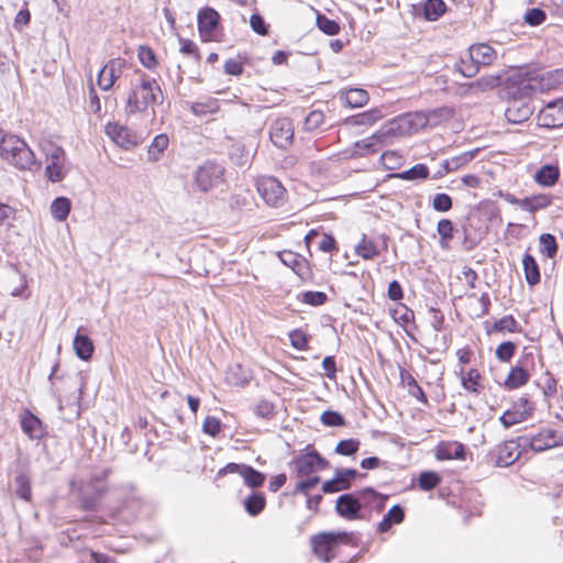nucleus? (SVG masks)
<instances>
[{"mask_svg":"<svg viewBox=\"0 0 563 563\" xmlns=\"http://www.w3.org/2000/svg\"><path fill=\"white\" fill-rule=\"evenodd\" d=\"M179 44H180V52L185 55H191L194 56L197 60L200 59V54H199V49L196 45L195 42H192L191 40H188V38H183L180 37L179 38Z\"/></svg>","mask_w":563,"mask_h":563,"instance_id":"nucleus-62","label":"nucleus"},{"mask_svg":"<svg viewBox=\"0 0 563 563\" xmlns=\"http://www.w3.org/2000/svg\"><path fill=\"white\" fill-rule=\"evenodd\" d=\"M126 67V60L121 57L109 59L104 66L99 70L97 76V84L103 91H109L117 79L121 77Z\"/></svg>","mask_w":563,"mask_h":563,"instance_id":"nucleus-11","label":"nucleus"},{"mask_svg":"<svg viewBox=\"0 0 563 563\" xmlns=\"http://www.w3.org/2000/svg\"><path fill=\"white\" fill-rule=\"evenodd\" d=\"M289 339L295 349L302 351L307 347V336L301 330L291 331Z\"/></svg>","mask_w":563,"mask_h":563,"instance_id":"nucleus-63","label":"nucleus"},{"mask_svg":"<svg viewBox=\"0 0 563 563\" xmlns=\"http://www.w3.org/2000/svg\"><path fill=\"white\" fill-rule=\"evenodd\" d=\"M0 158L19 170L31 172L41 167L27 143L3 130H0Z\"/></svg>","mask_w":563,"mask_h":563,"instance_id":"nucleus-1","label":"nucleus"},{"mask_svg":"<svg viewBox=\"0 0 563 563\" xmlns=\"http://www.w3.org/2000/svg\"><path fill=\"white\" fill-rule=\"evenodd\" d=\"M169 143L168 136L166 134H159L154 137L152 141L148 151L147 158L150 162H157L161 158L163 152L167 148Z\"/></svg>","mask_w":563,"mask_h":563,"instance_id":"nucleus-33","label":"nucleus"},{"mask_svg":"<svg viewBox=\"0 0 563 563\" xmlns=\"http://www.w3.org/2000/svg\"><path fill=\"white\" fill-rule=\"evenodd\" d=\"M250 24L252 30L260 35H266L268 33V26L260 14H252Z\"/></svg>","mask_w":563,"mask_h":563,"instance_id":"nucleus-64","label":"nucleus"},{"mask_svg":"<svg viewBox=\"0 0 563 563\" xmlns=\"http://www.w3.org/2000/svg\"><path fill=\"white\" fill-rule=\"evenodd\" d=\"M137 57L140 63L147 69L154 68L157 64L153 49L147 46H140Z\"/></svg>","mask_w":563,"mask_h":563,"instance_id":"nucleus-52","label":"nucleus"},{"mask_svg":"<svg viewBox=\"0 0 563 563\" xmlns=\"http://www.w3.org/2000/svg\"><path fill=\"white\" fill-rule=\"evenodd\" d=\"M51 211L57 221H64L67 219L70 212V201L66 197L56 198L51 206Z\"/></svg>","mask_w":563,"mask_h":563,"instance_id":"nucleus-39","label":"nucleus"},{"mask_svg":"<svg viewBox=\"0 0 563 563\" xmlns=\"http://www.w3.org/2000/svg\"><path fill=\"white\" fill-rule=\"evenodd\" d=\"M278 257L282 263L290 267L296 273V275L299 276L300 279L305 280L309 278V264L305 257L291 251L279 252Z\"/></svg>","mask_w":563,"mask_h":563,"instance_id":"nucleus-18","label":"nucleus"},{"mask_svg":"<svg viewBox=\"0 0 563 563\" xmlns=\"http://www.w3.org/2000/svg\"><path fill=\"white\" fill-rule=\"evenodd\" d=\"M547 19V13L544 10L540 8H532L527 10L525 13L523 20L527 24L531 26H538L542 24Z\"/></svg>","mask_w":563,"mask_h":563,"instance_id":"nucleus-50","label":"nucleus"},{"mask_svg":"<svg viewBox=\"0 0 563 563\" xmlns=\"http://www.w3.org/2000/svg\"><path fill=\"white\" fill-rule=\"evenodd\" d=\"M346 533H334V532H322L311 538V545L316 555L325 562H329L332 558L333 548L343 539L346 538Z\"/></svg>","mask_w":563,"mask_h":563,"instance_id":"nucleus-12","label":"nucleus"},{"mask_svg":"<svg viewBox=\"0 0 563 563\" xmlns=\"http://www.w3.org/2000/svg\"><path fill=\"white\" fill-rule=\"evenodd\" d=\"M12 279H18L19 282V286L16 287H12V288H9V292L11 296L13 297H23V298H29L30 297V294H25V289L27 287V282H26V277L24 274H21L20 272L18 271H14L12 273Z\"/></svg>","mask_w":563,"mask_h":563,"instance_id":"nucleus-48","label":"nucleus"},{"mask_svg":"<svg viewBox=\"0 0 563 563\" xmlns=\"http://www.w3.org/2000/svg\"><path fill=\"white\" fill-rule=\"evenodd\" d=\"M497 58L496 51L485 43L470 46L465 56L461 57L456 64V69L464 77H474L481 66L492 65Z\"/></svg>","mask_w":563,"mask_h":563,"instance_id":"nucleus-4","label":"nucleus"},{"mask_svg":"<svg viewBox=\"0 0 563 563\" xmlns=\"http://www.w3.org/2000/svg\"><path fill=\"white\" fill-rule=\"evenodd\" d=\"M516 352V344L511 341L503 342L496 349V357L500 362H509Z\"/></svg>","mask_w":563,"mask_h":563,"instance_id":"nucleus-51","label":"nucleus"},{"mask_svg":"<svg viewBox=\"0 0 563 563\" xmlns=\"http://www.w3.org/2000/svg\"><path fill=\"white\" fill-rule=\"evenodd\" d=\"M15 494L23 500H31V482L25 473H20L14 478Z\"/></svg>","mask_w":563,"mask_h":563,"instance_id":"nucleus-41","label":"nucleus"},{"mask_svg":"<svg viewBox=\"0 0 563 563\" xmlns=\"http://www.w3.org/2000/svg\"><path fill=\"white\" fill-rule=\"evenodd\" d=\"M494 456L495 465L499 467L510 466L520 456L519 444L515 441H506L496 448Z\"/></svg>","mask_w":563,"mask_h":563,"instance_id":"nucleus-19","label":"nucleus"},{"mask_svg":"<svg viewBox=\"0 0 563 563\" xmlns=\"http://www.w3.org/2000/svg\"><path fill=\"white\" fill-rule=\"evenodd\" d=\"M559 168L554 165L542 166L534 175V180L544 187L553 186L559 178Z\"/></svg>","mask_w":563,"mask_h":563,"instance_id":"nucleus-29","label":"nucleus"},{"mask_svg":"<svg viewBox=\"0 0 563 563\" xmlns=\"http://www.w3.org/2000/svg\"><path fill=\"white\" fill-rule=\"evenodd\" d=\"M351 487V483L345 478L341 477L338 471L332 479L327 481L322 485V492L325 494H332L340 490H346Z\"/></svg>","mask_w":563,"mask_h":563,"instance_id":"nucleus-43","label":"nucleus"},{"mask_svg":"<svg viewBox=\"0 0 563 563\" xmlns=\"http://www.w3.org/2000/svg\"><path fill=\"white\" fill-rule=\"evenodd\" d=\"M220 109L219 100L212 97H208L203 100H199L192 102L190 104V110L196 117H205L208 114H213L218 112Z\"/></svg>","mask_w":563,"mask_h":563,"instance_id":"nucleus-27","label":"nucleus"},{"mask_svg":"<svg viewBox=\"0 0 563 563\" xmlns=\"http://www.w3.org/2000/svg\"><path fill=\"white\" fill-rule=\"evenodd\" d=\"M360 497H355L353 494L341 495L335 505L336 512L346 519H358L360 510L362 508L361 501H375L379 498V494L373 488H365L358 493Z\"/></svg>","mask_w":563,"mask_h":563,"instance_id":"nucleus-6","label":"nucleus"},{"mask_svg":"<svg viewBox=\"0 0 563 563\" xmlns=\"http://www.w3.org/2000/svg\"><path fill=\"white\" fill-rule=\"evenodd\" d=\"M452 206V198L448 194H437L432 199V208L438 212H446Z\"/></svg>","mask_w":563,"mask_h":563,"instance_id":"nucleus-53","label":"nucleus"},{"mask_svg":"<svg viewBox=\"0 0 563 563\" xmlns=\"http://www.w3.org/2000/svg\"><path fill=\"white\" fill-rule=\"evenodd\" d=\"M531 362L533 366V355L527 354L522 361V365L512 367L505 380V387L508 389H516L526 385L530 378L528 363Z\"/></svg>","mask_w":563,"mask_h":563,"instance_id":"nucleus-17","label":"nucleus"},{"mask_svg":"<svg viewBox=\"0 0 563 563\" xmlns=\"http://www.w3.org/2000/svg\"><path fill=\"white\" fill-rule=\"evenodd\" d=\"M230 156L239 165H245L249 162V153L244 152V146L240 144L232 145Z\"/></svg>","mask_w":563,"mask_h":563,"instance_id":"nucleus-61","label":"nucleus"},{"mask_svg":"<svg viewBox=\"0 0 563 563\" xmlns=\"http://www.w3.org/2000/svg\"><path fill=\"white\" fill-rule=\"evenodd\" d=\"M441 482V477L431 471L422 472L418 478V485L420 489L429 492L437 487Z\"/></svg>","mask_w":563,"mask_h":563,"instance_id":"nucleus-45","label":"nucleus"},{"mask_svg":"<svg viewBox=\"0 0 563 563\" xmlns=\"http://www.w3.org/2000/svg\"><path fill=\"white\" fill-rule=\"evenodd\" d=\"M382 112L378 109H372L347 119V122L353 125H372L382 119Z\"/></svg>","mask_w":563,"mask_h":563,"instance_id":"nucleus-35","label":"nucleus"},{"mask_svg":"<svg viewBox=\"0 0 563 563\" xmlns=\"http://www.w3.org/2000/svg\"><path fill=\"white\" fill-rule=\"evenodd\" d=\"M220 20L219 13L212 8H205L198 13V31L202 37L210 36Z\"/></svg>","mask_w":563,"mask_h":563,"instance_id":"nucleus-20","label":"nucleus"},{"mask_svg":"<svg viewBox=\"0 0 563 563\" xmlns=\"http://www.w3.org/2000/svg\"><path fill=\"white\" fill-rule=\"evenodd\" d=\"M500 85V76L488 75L483 76L474 82L470 84V89L475 92H485L492 90Z\"/></svg>","mask_w":563,"mask_h":563,"instance_id":"nucleus-36","label":"nucleus"},{"mask_svg":"<svg viewBox=\"0 0 563 563\" xmlns=\"http://www.w3.org/2000/svg\"><path fill=\"white\" fill-rule=\"evenodd\" d=\"M538 122L544 128L563 126V98L548 102L540 110Z\"/></svg>","mask_w":563,"mask_h":563,"instance_id":"nucleus-15","label":"nucleus"},{"mask_svg":"<svg viewBox=\"0 0 563 563\" xmlns=\"http://www.w3.org/2000/svg\"><path fill=\"white\" fill-rule=\"evenodd\" d=\"M265 505V497L261 493H253L244 500V508L251 516H257L264 509Z\"/></svg>","mask_w":563,"mask_h":563,"instance_id":"nucleus-38","label":"nucleus"},{"mask_svg":"<svg viewBox=\"0 0 563 563\" xmlns=\"http://www.w3.org/2000/svg\"><path fill=\"white\" fill-rule=\"evenodd\" d=\"M324 122V114L320 110L311 111L305 120V129L313 131L318 129Z\"/></svg>","mask_w":563,"mask_h":563,"instance_id":"nucleus-54","label":"nucleus"},{"mask_svg":"<svg viewBox=\"0 0 563 563\" xmlns=\"http://www.w3.org/2000/svg\"><path fill=\"white\" fill-rule=\"evenodd\" d=\"M445 3L443 0H427L423 5V15L428 21L438 20L445 12Z\"/></svg>","mask_w":563,"mask_h":563,"instance_id":"nucleus-37","label":"nucleus"},{"mask_svg":"<svg viewBox=\"0 0 563 563\" xmlns=\"http://www.w3.org/2000/svg\"><path fill=\"white\" fill-rule=\"evenodd\" d=\"M269 139L275 146L287 148L292 144L294 126L288 118H278L272 122L269 128Z\"/></svg>","mask_w":563,"mask_h":563,"instance_id":"nucleus-13","label":"nucleus"},{"mask_svg":"<svg viewBox=\"0 0 563 563\" xmlns=\"http://www.w3.org/2000/svg\"><path fill=\"white\" fill-rule=\"evenodd\" d=\"M341 98L351 108H361L369 99L367 91L361 88L350 89Z\"/></svg>","mask_w":563,"mask_h":563,"instance_id":"nucleus-31","label":"nucleus"},{"mask_svg":"<svg viewBox=\"0 0 563 563\" xmlns=\"http://www.w3.org/2000/svg\"><path fill=\"white\" fill-rule=\"evenodd\" d=\"M558 382L550 375L545 374L544 382L541 384V389L547 399L552 398L556 394Z\"/></svg>","mask_w":563,"mask_h":563,"instance_id":"nucleus-59","label":"nucleus"},{"mask_svg":"<svg viewBox=\"0 0 563 563\" xmlns=\"http://www.w3.org/2000/svg\"><path fill=\"white\" fill-rule=\"evenodd\" d=\"M297 475L306 477L314 471H322L329 467V462L323 459L318 452H309L301 454L295 460Z\"/></svg>","mask_w":563,"mask_h":563,"instance_id":"nucleus-14","label":"nucleus"},{"mask_svg":"<svg viewBox=\"0 0 563 563\" xmlns=\"http://www.w3.org/2000/svg\"><path fill=\"white\" fill-rule=\"evenodd\" d=\"M163 92L156 79L143 74L128 95L125 112H144L150 106L163 103Z\"/></svg>","mask_w":563,"mask_h":563,"instance_id":"nucleus-2","label":"nucleus"},{"mask_svg":"<svg viewBox=\"0 0 563 563\" xmlns=\"http://www.w3.org/2000/svg\"><path fill=\"white\" fill-rule=\"evenodd\" d=\"M244 483L251 488L261 487L265 482V475L250 465L242 464V475Z\"/></svg>","mask_w":563,"mask_h":563,"instance_id":"nucleus-34","label":"nucleus"},{"mask_svg":"<svg viewBox=\"0 0 563 563\" xmlns=\"http://www.w3.org/2000/svg\"><path fill=\"white\" fill-rule=\"evenodd\" d=\"M224 180V167L208 161L195 172V183L199 190L208 192L221 185Z\"/></svg>","mask_w":563,"mask_h":563,"instance_id":"nucleus-8","label":"nucleus"},{"mask_svg":"<svg viewBox=\"0 0 563 563\" xmlns=\"http://www.w3.org/2000/svg\"><path fill=\"white\" fill-rule=\"evenodd\" d=\"M80 330L81 328L78 329L73 345L76 355L82 361H88L92 356L95 347L90 338L86 334H80Z\"/></svg>","mask_w":563,"mask_h":563,"instance_id":"nucleus-23","label":"nucleus"},{"mask_svg":"<svg viewBox=\"0 0 563 563\" xmlns=\"http://www.w3.org/2000/svg\"><path fill=\"white\" fill-rule=\"evenodd\" d=\"M256 187L266 205L276 208L284 203L286 190L276 178L262 177L257 180Z\"/></svg>","mask_w":563,"mask_h":563,"instance_id":"nucleus-10","label":"nucleus"},{"mask_svg":"<svg viewBox=\"0 0 563 563\" xmlns=\"http://www.w3.org/2000/svg\"><path fill=\"white\" fill-rule=\"evenodd\" d=\"M514 407L516 411H519V413L527 419L530 417L534 410L533 404L529 400L528 397H520L515 404Z\"/></svg>","mask_w":563,"mask_h":563,"instance_id":"nucleus-58","label":"nucleus"},{"mask_svg":"<svg viewBox=\"0 0 563 563\" xmlns=\"http://www.w3.org/2000/svg\"><path fill=\"white\" fill-rule=\"evenodd\" d=\"M428 176L429 169L424 164H417L398 175L399 178L407 180L426 179Z\"/></svg>","mask_w":563,"mask_h":563,"instance_id":"nucleus-46","label":"nucleus"},{"mask_svg":"<svg viewBox=\"0 0 563 563\" xmlns=\"http://www.w3.org/2000/svg\"><path fill=\"white\" fill-rule=\"evenodd\" d=\"M541 252L549 258H553L558 252L556 240L552 234L543 233L540 235Z\"/></svg>","mask_w":563,"mask_h":563,"instance_id":"nucleus-47","label":"nucleus"},{"mask_svg":"<svg viewBox=\"0 0 563 563\" xmlns=\"http://www.w3.org/2000/svg\"><path fill=\"white\" fill-rule=\"evenodd\" d=\"M523 272L527 283L534 286L540 282V271L534 257L530 254H525L522 258Z\"/></svg>","mask_w":563,"mask_h":563,"instance_id":"nucleus-30","label":"nucleus"},{"mask_svg":"<svg viewBox=\"0 0 563 563\" xmlns=\"http://www.w3.org/2000/svg\"><path fill=\"white\" fill-rule=\"evenodd\" d=\"M21 428L31 439H40L43 434L41 420L31 412L22 417Z\"/></svg>","mask_w":563,"mask_h":563,"instance_id":"nucleus-28","label":"nucleus"},{"mask_svg":"<svg viewBox=\"0 0 563 563\" xmlns=\"http://www.w3.org/2000/svg\"><path fill=\"white\" fill-rule=\"evenodd\" d=\"M533 212L545 209L552 203V196L548 194H539L530 197Z\"/></svg>","mask_w":563,"mask_h":563,"instance_id":"nucleus-60","label":"nucleus"},{"mask_svg":"<svg viewBox=\"0 0 563 563\" xmlns=\"http://www.w3.org/2000/svg\"><path fill=\"white\" fill-rule=\"evenodd\" d=\"M355 254L363 260H374L380 254L378 244L366 234H362L360 242L354 247Z\"/></svg>","mask_w":563,"mask_h":563,"instance_id":"nucleus-21","label":"nucleus"},{"mask_svg":"<svg viewBox=\"0 0 563 563\" xmlns=\"http://www.w3.org/2000/svg\"><path fill=\"white\" fill-rule=\"evenodd\" d=\"M202 431L211 437H216L221 431V422L213 416H208L202 423Z\"/></svg>","mask_w":563,"mask_h":563,"instance_id":"nucleus-57","label":"nucleus"},{"mask_svg":"<svg viewBox=\"0 0 563 563\" xmlns=\"http://www.w3.org/2000/svg\"><path fill=\"white\" fill-rule=\"evenodd\" d=\"M453 223L449 219H442L437 224V232L440 235V246L443 250L449 249V242L453 238Z\"/></svg>","mask_w":563,"mask_h":563,"instance_id":"nucleus-40","label":"nucleus"},{"mask_svg":"<svg viewBox=\"0 0 563 563\" xmlns=\"http://www.w3.org/2000/svg\"><path fill=\"white\" fill-rule=\"evenodd\" d=\"M478 148L464 152L457 156L452 157L451 159H446L443 163V173H439L433 178L435 179L438 176H442L443 174L457 170L462 166L468 164L472 159L475 158L476 154L478 153Z\"/></svg>","mask_w":563,"mask_h":563,"instance_id":"nucleus-25","label":"nucleus"},{"mask_svg":"<svg viewBox=\"0 0 563 563\" xmlns=\"http://www.w3.org/2000/svg\"><path fill=\"white\" fill-rule=\"evenodd\" d=\"M410 117H405L398 121H393L386 126H383L372 136L363 139L356 143V147L362 155L373 154L379 151V148L388 144L393 136L398 134V130L402 128V124H409Z\"/></svg>","mask_w":563,"mask_h":563,"instance_id":"nucleus-5","label":"nucleus"},{"mask_svg":"<svg viewBox=\"0 0 563 563\" xmlns=\"http://www.w3.org/2000/svg\"><path fill=\"white\" fill-rule=\"evenodd\" d=\"M400 382L404 387L407 388L408 394L412 397H415L417 400H419L422 404H427L428 399L422 390V388L419 386L415 377L406 369H400Z\"/></svg>","mask_w":563,"mask_h":563,"instance_id":"nucleus-24","label":"nucleus"},{"mask_svg":"<svg viewBox=\"0 0 563 563\" xmlns=\"http://www.w3.org/2000/svg\"><path fill=\"white\" fill-rule=\"evenodd\" d=\"M298 300L302 303L312 306V307H319L327 302L328 296L323 291H302L298 294L297 296Z\"/></svg>","mask_w":563,"mask_h":563,"instance_id":"nucleus-42","label":"nucleus"},{"mask_svg":"<svg viewBox=\"0 0 563 563\" xmlns=\"http://www.w3.org/2000/svg\"><path fill=\"white\" fill-rule=\"evenodd\" d=\"M532 85L537 87L536 79H530ZM563 84V69H554L547 71L541 75L540 80L538 81V86L541 90L543 89H554Z\"/></svg>","mask_w":563,"mask_h":563,"instance_id":"nucleus-26","label":"nucleus"},{"mask_svg":"<svg viewBox=\"0 0 563 563\" xmlns=\"http://www.w3.org/2000/svg\"><path fill=\"white\" fill-rule=\"evenodd\" d=\"M523 445H528L532 451L540 453L553 448L563 446V431L544 428L532 437H522Z\"/></svg>","mask_w":563,"mask_h":563,"instance_id":"nucleus-9","label":"nucleus"},{"mask_svg":"<svg viewBox=\"0 0 563 563\" xmlns=\"http://www.w3.org/2000/svg\"><path fill=\"white\" fill-rule=\"evenodd\" d=\"M481 380L482 376L479 372L475 368L470 369L466 374H463L461 377V384L463 388L475 395H478L483 388Z\"/></svg>","mask_w":563,"mask_h":563,"instance_id":"nucleus-32","label":"nucleus"},{"mask_svg":"<svg viewBox=\"0 0 563 563\" xmlns=\"http://www.w3.org/2000/svg\"><path fill=\"white\" fill-rule=\"evenodd\" d=\"M518 322L512 316H506L494 323V330L498 332H516Z\"/></svg>","mask_w":563,"mask_h":563,"instance_id":"nucleus-55","label":"nucleus"},{"mask_svg":"<svg viewBox=\"0 0 563 563\" xmlns=\"http://www.w3.org/2000/svg\"><path fill=\"white\" fill-rule=\"evenodd\" d=\"M46 167L45 175L52 183L62 181L66 176V153L56 144H48L43 148Z\"/></svg>","mask_w":563,"mask_h":563,"instance_id":"nucleus-7","label":"nucleus"},{"mask_svg":"<svg viewBox=\"0 0 563 563\" xmlns=\"http://www.w3.org/2000/svg\"><path fill=\"white\" fill-rule=\"evenodd\" d=\"M360 444V440L357 439L342 440L336 444L335 453L345 456L353 455L357 452Z\"/></svg>","mask_w":563,"mask_h":563,"instance_id":"nucleus-49","label":"nucleus"},{"mask_svg":"<svg viewBox=\"0 0 563 563\" xmlns=\"http://www.w3.org/2000/svg\"><path fill=\"white\" fill-rule=\"evenodd\" d=\"M106 134L115 144L125 150H130L141 142V139L137 134L128 128L119 125L118 123H108L106 125Z\"/></svg>","mask_w":563,"mask_h":563,"instance_id":"nucleus-16","label":"nucleus"},{"mask_svg":"<svg viewBox=\"0 0 563 563\" xmlns=\"http://www.w3.org/2000/svg\"><path fill=\"white\" fill-rule=\"evenodd\" d=\"M465 457V446L460 442L441 443L437 448L438 460H463Z\"/></svg>","mask_w":563,"mask_h":563,"instance_id":"nucleus-22","label":"nucleus"},{"mask_svg":"<svg viewBox=\"0 0 563 563\" xmlns=\"http://www.w3.org/2000/svg\"><path fill=\"white\" fill-rule=\"evenodd\" d=\"M316 23L318 29L327 35H336L340 32L339 23L324 14L318 13Z\"/></svg>","mask_w":563,"mask_h":563,"instance_id":"nucleus-44","label":"nucleus"},{"mask_svg":"<svg viewBox=\"0 0 563 563\" xmlns=\"http://www.w3.org/2000/svg\"><path fill=\"white\" fill-rule=\"evenodd\" d=\"M511 99L508 101V107L505 111V117L510 123H521L527 121L533 113L534 107L531 106L528 96L536 86L531 80L518 79L511 81L509 87Z\"/></svg>","mask_w":563,"mask_h":563,"instance_id":"nucleus-3","label":"nucleus"},{"mask_svg":"<svg viewBox=\"0 0 563 563\" xmlns=\"http://www.w3.org/2000/svg\"><path fill=\"white\" fill-rule=\"evenodd\" d=\"M321 422L328 427H341L345 421L341 413L328 410L321 415Z\"/></svg>","mask_w":563,"mask_h":563,"instance_id":"nucleus-56","label":"nucleus"}]
</instances>
